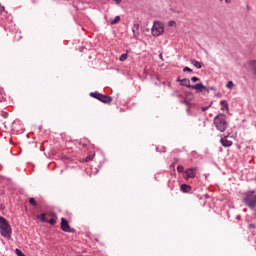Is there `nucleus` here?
Instances as JSON below:
<instances>
[{
  "instance_id": "obj_25",
  "label": "nucleus",
  "mask_w": 256,
  "mask_h": 256,
  "mask_svg": "<svg viewBox=\"0 0 256 256\" xmlns=\"http://www.w3.org/2000/svg\"><path fill=\"white\" fill-rule=\"evenodd\" d=\"M180 103H182L183 105H187V107L191 106V103H189L188 100H181Z\"/></svg>"
},
{
  "instance_id": "obj_28",
  "label": "nucleus",
  "mask_w": 256,
  "mask_h": 256,
  "mask_svg": "<svg viewBox=\"0 0 256 256\" xmlns=\"http://www.w3.org/2000/svg\"><path fill=\"white\" fill-rule=\"evenodd\" d=\"M168 25H169V27H173V26L177 25V23L174 20H170L168 22Z\"/></svg>"
},
{
  "instance_id": "obj_16",
  "label": "nucleus",
  "mask_w": 256,
  "mask_h": 256,
  "mask_svg": "<svg viewBox=\"0 0 256 256\" xmlns=\"http://www.w3.org/2000/svg\"><path fill=\"white\" fill-rule=\"evenodd\" d=\"M220 105L222 106L221 111H225V109L229 110V104L227 103V100H222Z\"/></svg>"
},
{
  "instance_id": "obj_23",
  "label": "nucleus",
  "mask_w": 256,
  "mask_h": 256,
  "mask_svg": "<svg viewBox=\"0 0 256 256\" xmlns=\"http://www.w3.org/2000/svg\"><path fill=\"white\" fill-rule=\"evenodd\" d=\"M177 171H178V173H183V171H185V167H183V165H178Z\"/></svg>"
},
{
  "instance_id": "obj_9",
  "label": "nucleus",
  "mask_w": 256,
  "mask_h": 256,
  "mask_svg": "<svg viewBox=\"0 0 256 256\" xmlns=\"http://www.w3.org/2000/svg\"><path fill=\"white\" fill-rule=\"evenodd\" d=\"M191 89H196V91L198 93H203V91H205V89H207V86L203 85V83H198L195 85L190 86Z\"/></svg>"
},
{
  "instance_id": "obj_12",
  "label": "nucleus",
  "mask_w": 256,
  "mask_h": 256,
  "mask_svg": "<svg viewBox=\"0 0 256 256\" xmlns=\"http://www.w3.org/2000/svg\"><path fill=\"white\" fill-rule=\"evenodd\" d=\"M180 191H182V193H189V191H191V186L187 184H182L180 186Z\"/></svg>"
},
{
  "instance_id": "obj_7",
  "label": "nucleus",
  "mask_w": 256,
  "mask_h": 256,
  "mask_svg": "<svg viewBox=\"0 0 256 256\" xmlns=\"http://www.w3.org/2000/svg\"><path fill=\"white\" fill-rule=\"evenodd\" d=\"M45 213L37 216V219H40V221H42V223H49V225H55V223H57V218H51L50 220H47Z\"/></svg>"
},
{
  "instance_id": "obj_40",
  "label": "nucleus",
  "mask_w": 256,
  "mask_h": 256,
  "mask_svg": "<svg viewBox=\"0 0 256 256\" xmlns=\"http://www.w3.org/2000/svg\"><path fill=\"white\" fill-rule=\"evenodd\" d=\"M247 9H249V6H247Z\"/></svg>"
},
{
  "instance_id": "obj_31",
  "label": "nucleus",
  "mask_w": 256,
  "mask_h": 256,
  "mask_svg": "<svg viewBox=\"0 0 256 256\" xmlns=\"http://www.w3.org/2000/svg\"><path fill=\"white\" fill-rule=\"evenodd\" d=\"M248 229H256L255 224H249V225H248Z\"/></svg>"
},
{
  "instance_id": "obj_24",
  "label": "nucleus",
  "mask_w": 256,
  "mask_h": 256,
  "mask_svg": "<svg viewBox=\"0 0 256 256\" xmlns=\"http://www.w3.org/2000/svg\"><path fill=\"white\" fill-rule=\"evenodd\" d=\"M15 253L17 256H26L21 250H19L18 248H16Z\"/></svg>"
},
{
  "instance_id": "obj_6",
  "label": "nucleus",
  "mask_w": 256,
  "mask_h": 256,
  "mask_svg": "<svg viewBox=\"0 0 256 256\" xmlns=\"http://www.w3.org/2000/svg\"><path fill=\"white\" fill-rule=\"evenodd\" d=\"M185 175H186V179H195V177L197 176V168L195 167H191L188 168L184 171Z\"/></svg>"
},
{
  "instance_id": "obj_37",
  "label": "nucleus",
  "mask_w": 256,
  "mask_h": 256,
  "mask_svg": "<svg viewBox=\"0 0 256 256\" xmlns=\"http://www.w3.org/2000/svg\"><path fill=\"white\" fill-rule=\"evenodd\" d=\"M225 3H231V0H225Z\"/></svg>"
},
{
  "instance_id": "obj_15",
  "label": "nucleus",
  "mask_w": 256,
  "mask_h": 256,
  "mask_svg": "<svg viewBox=\"0 0 256 256\" xmlns=\"http://www.w3.org/2000/svg\"><path fill=\"white\" fill-rule=\"evenodd\" d=\"M93 159H95V153L89 152L88 156L83 161L89 163V161H93Z\"/></svg>"
},
{
  "instance_id": "obj_26",
  "label": "nucleus",
  "mask_w": 256,
  "mask_h": 256,
  "mask_svg": "<svg viewBox=\"0 0 256 256\" xmlns=\"http://www.w3.org/2000/svg\"><path fill=\"white\" fill-rule=\"evenodd\" d=\"M187 71H188L189 73H193V70H192L191 68H189V67H184L183 72H184V73H187Z\"/></svg>"
},
{
  "instance_id": "obj_1",
  "label": "nucleus",
  "mask_w": 256,
  "mask_h": 256,
  "mask_svg": "<svg viewBox=\"0 0 256 256\" xmlns=\"http://www.w3.org/2000/svg\"><path fill=\"white\" fill-rule=\"evenodd\" d=\"M213 121L217 131H220V133L227 131V116L225 114H218Z\"/></svg>"
},
{
  "instance_id": "obj_35",
  "label": "nucleus",
  "mask_w": 256,
  "mask_h": 256,
  "mask_svg": "<svg viewBox=\"0 0 256 256\" xmlns=\"http://www.w3.org/2000/svg\"><path fill=\"white\" fill-rule=\"evenodd\" d=\"M207 109H209V107H203L202 111H207Z\"/></svg>"
},
{
  "instance_id": "obj_32",
  "label": "nucleus",
  "mask_w": 256,
  "mask_h": 256,
  "mask_svg": "<svg viewBox=\"0 0 256 256\" xmlns=\"http://www.w3.org/2000/svg\"><path fill=\"white\" fill-rule=\"evenodd\" d=\"M3 11H5V7H3V5L0 4V13H3Z\"/></svg>"
},
{
  "instance_id": "obj_34",
  "label": "nucleus",
  "mask_w": 256,
  "mask_h": 256,
  "mask_svg": "<svg viewBox=\"0 0 256 256\" xmlns=\"http://www.w3.org/2000/svg\"><path fill=\"white\" fill-rule=\"evenodd\" d=\"M186 97H193V94H192L191 92H188V93L186 94Z\"/></svg>"
},
{
  "instance_id": "obj_29",
  "label": "nucleus",
  "mask_w": 256,
  "mask_h": 256,
  "mask_svg": "<svg viewBox=\"0 0 256 256\" xmlns=\"http://www.w3.org/2000/svg\"><path fill=\"white\" fill-rule=\"evenodd\" d=\"M205 91L209 92V91H216L215 87L210 86V87H206Z\"/></svg>"
},
{
  "instance_id": "obj_10",
  "label": "nucleus",
  "mask_w": 256,
  "mask_h": 256,
  "mask_svg": "<svg viewBox=\"0 0 256 256\" xmlns=\"http://www.w3.org/2000/svg\"><path fill=\"white\" fill-rule=\"evenodd\" d=\"M220 143L222 147H231L233 145V141L224 138L220 139Z\"/></svg>"
},
{
  "instance_id": "obj_21",
  "label": "nucleus",
  "mask_w": 256,
  "mask_h": 256,
  "mask_svg": "<svg viewBox=\"0 0 256 256\" xmlns=\"http://www.w3.org/2000/svg\"><path fill=\"white\" fill-rule=\"evenodd\" d=\"M207 119L206 118H199V121H202L201 124H199V127H206V121Z\"/></svg>"
},
{
  "instance_id": "obj_2",
  "label": "nucleus",
  "mask_w": 256,
  "mask_h": 256,
  "mask_svg": "<svg viewBox=\"0 0 256 256\" xmlns=\"http://www.w3.org/2000/svg\"><path fill=\"white\" fill-rule=\"evenodd\" d=\"M0 233L2 237L5 239H11V233H13V229H11V224L4 217L0 216Z\"/></svg>"
},
{
  "instance_id": "obj_22",
  "label": "nucleus",
  "mask_w": 256,
  "mask_h": 256,
  "mask_svg": "<svg viewBox=\"0 0 256 256\" xmlns=\"http://www.w3.org/2000/svg\"><path fill=\"white\" fill-rule=\"evenodd\" d=\"M235 86V84H233V81H228L226 87L227 89H233V87Z\"/></svg>"
},
{
  "instance_id": "obj_27",
  "label": "nucleus",
  "mask_w": 256,
  "mask_h": 256,
  "mask_svg": "<svg viewBox=\"0 0 256 256\" xmlns=\"http://www.w3.org/2000/svg\"><path fill=\"white\" fill-rule=\"evenodd\" d=\"M48 217H52V219H57V215L54 212L48 213Z\"/></svg>"
},
{
  "instance_id": "obj_8",
  "label": "nucleus",
  "mask_w": 256,
  "mask_h": 256,
  "mask_svg": "<svg viewBox=\"0 0 256 256\" xmlns=\"http://www.w3.org/2000/svg\"><path fill=\"white\" fill-rule=\"evenodd\" d=\"M98 101H101V103H105L106 105H109L113 101V97L100 94V97L98 98Z\"/></svg>"
},
{
  "instance_id": "obj_38",
  "label": "nucleus",
  "mask_w": 256,
  "mask_h": 256,
  "mask_svg": "<svg viewBox=\"0 0 256 256\" xmlns=\"http://www.w3.org/2000/svg\"><path fill=\"white\" fill-rule=\"evenodd\" d=\"M177 81L181 83V81H183V79L178 78Z\"/></svg>"
},
{
  "instance_id": "obj_17",
  "label": "nucleus",
  "mask_w": 256,
  "mask_h": 256,
  "mask_svg": "<svg viewBox=\"0 0 256 256\" xmlns=\"http://www.w3.org/2000/svg\"><path fill=\"white\" fill-rule=\"evenodd\" d=\"M119 21H121V17L120 16H116L115 19L110 20V24L111 25H117V23H119Z\"/></svg>"
},
{
  "instance_id": "obj_5",
  "label": "nucleus",
  "mask_w": 256,
  "mask_h": 256,
  "mask_svg": "<svg viewBox=\"0 0 256 256\" xmlns=\"http://www.w3.org/2000/svg\"><path fill=\"white\" fill-rule=\"evenodd\" d=\"M60 228L62 231H64V233H75V229L71 228L69 221H67L65 218H61Z\"/></svg>"
},
{
  "instance_id": "obj_36",
  "label": "nucleus",
  "mask_w": 256,
  "mask_h": 256,
  "mask_svg": "<svg viewBox=\"0 0 256 256\" xmlns=\"http://www.w3.org/2000/svg\"><path fill=\"white\" fill-rule=\"evenodd\" d=\"M80 145H82V147H87V144H83L80 142Z\"/></svg>"
},
{
  "instance_id": "obj_3",
  "label": "nucleus",
  "mask_w": 256,
  "mask_h": 256,
  "mask_svg": "<svg viewBox=\"0 0 256 256\" xmlns=\"http://www.w3.org/2000/svg\"><path fill=\"white\" fill-rule=\"evenodd\" d=\"M243 203L249 209H255L256 207V194L255 191H248L245 193V197L243 198Z\"/></svg>"
},
{
  "instance_id": "obj_14",
  "label": "nucleus",
  "mask_w": 256,
  "mask_h": 256,
  "mask_svg": "<svg viewBox=\"0 0 256 256\" xmlns=\"http://www.w3.org/2000/svg\"><path fill=\"white\" fill-rule=\"evenodd\" d=\"M191 65H193L194 67H196V69H201L203 66L201 65V62L195 60V59H191L190 60Z\"/></svg>"
},
{
  "instance_id": "obj_20",
  "label": "nucleus",
  "mask_w": 256,
  "mask_h": 256,
  "mask_svg": "<svg viewBox=\"0 0 256 256\" xmlns=\"http://www.w3.org/2000/svg\"><path fill=\"white\" fill-rule=\"evenodd\" d=\"M29 203L30 205H32V207H37V201L35 200V198H30Z\"/></svg>"
},
{
  "instance_id": "obj_4",
  "label": "nucleus",
  "mask_w": 256,
  "mask_h": 256,
  "mask_svg": "<svg viewBox=\"0 0 256 256\" xmlns=\"http://www.w3.org/2000/svg\"><path fill=\"white\" fill-rule=\"evenodd\" d=\"M164 31H165V26L163 25V23H161V21L159 20H155L151 29V33L153 37H159L163 35Z\"/></svg>"
},
{
  "instance_id": "obj_19",
  "label": "nucleus",
  "mask_w": 256,
  "mask_h": 256,
  "mask_svg": "<svg viewBox=\"0 0 256 256\" xmlns=\"http://www.w3.org/2000/svg\"><path fill=\"white\" fill-rule=\"evenodd\" d=\"M128 57L129 55H127V53H124L119 57V61H127Z\"/></svg>"
},
{
  "instance_id": "obj_30",
  "label": "nucleus",
  "mask_w": 256,
  "mask_h": 256,
  "mask_svg": "<svg viewBox=\"0 0 256 256\" xmlns=\"http://www.w3.org/2000/svg\"><path fill=\"white\" fill-rule=\"evenodd\" d=\"M191 81H192V83H197V81H199V78H197V76H193L191 78Z\"/></svg>"
},
{
  "instance_id": "obj_39",
  "label": "nucleus",
  "mask_w": 256,
  "mask_h": 256,
  "mask_svg": "<svg viewBox=\"0 0 256 256\" xmlns=\"http://www.w3.org/2000/svg\"><path fill=\"white\" fill-rule=\"evenodd\" d=\"M186 111H187V113H189V112L191 111V109L187 108V110H186Z\"/></svg>"
},
{
  "instance_id": "obj_18",
  "label": "nucleus",
  "mask_w": 256,
  "mask_h": 256,
  "mask_svg": "<svg viewBox=\"0 0 256 256\" xmlns=\"http://www.w3.org/2000/svg\"><path fill=\"white\" fill-rule=\"evenodd\" d=\"M100 96H101V93H99V92H91L90 93V97H93L94 99H98L99 100Z\"/></svg>"
},
{
  "instance_id": "obj_33",
  "label": "nucleus",
  "mask_w": 256,
  "mask_h": 256,
  "mask_svg": "<svg viewBox=\"0 0 256 256\" xmlns=\"http://www.w3.org/2000/svg\"><path fill=\"white\" fill-rule=\"evenodd\" d=\"M115 3H116V5H120L121 4V0H113Z\"/></svg>"
},
{
  "instance_id": "obj_11",
  "label": "nucleus",
  "mask_w": 256,
  "mask_h": 256,
  "mask_svg": "<svg viewBox=\"0 0 256 256\" xmlns=\"http://www.w3.org/2000/svg\"><path fill=\"white\" fill-rule=\"evenodd\" d=\"M181 85H183L184 87H187L188 89H191V87L193 85H191V81L187 78H184L181 80Z\"/></svg>"
},
{
  "instance_id": "obj_13",
  "label": "nucleus",
  "mask_w": 256,
  "mask_h": 256,
  "mask_svg": "<svg viewBox=\"0 0 256 256\" xmlns=\"http://www.w3.org/2000/svg\"><path fill=\"white\" fill-rule=\"evenodd\" d=\"M132 33L134 37H139V24H134L132 26Z\"/></svg>"
}]
</instances>
